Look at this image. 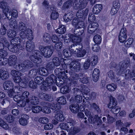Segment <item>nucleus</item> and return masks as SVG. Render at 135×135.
<instances>
[{"instance_id":"obj_1","label":"nucleus","mask_w":135,"mask_h":135,"mask_svg":"<svg viewBox=\"0 0 135 135\" xmlns=\"http://www.w3.org/2000/svg\"><path fill=\"white\" fill-rule=\"evenodd\" d=\"M2 43L0 42V65H5L8 61V59L6 58H4L7 55V52L4 50L8 49L13 52L19 51V50H22L24 49V46L21 45L23 44L21 43V40L18 38L15 37L12 39L11 41V44L9 45L7 41L5 39L2 40Z\"/></svg>"},{"instance_id":"obj_2","label":"nucleus","mask_w":135,"mask_h":135,"mask_svg":"<svg viewBox=\"0 0 135 135\" xmlns=\"http://www.w3.org/2000/svg\"><path fill=\"white\" fill-rule=\"evenodd\" d=\"M69 60H66V59H61L60 60L59 58L57 57L54 58L53 60V62L54 68V65L57 66L60 65L61 64L63 68L62 70H65L66 68H69L71 71H76L79 70L80 67V64L78 61L75 60L73 61L70 64H69ZM50 65L53 64H49Z\"/></svg>"},{"instance_id":"obj_3","label":"nucleus","mask_w":135,"mask_h":135,"mask_svg":"<svg viewBox=\"0 0 135 135\" xmlns=\"http://www.w3.org/2000/svg\"><path fill=\"white\" fill-rule=\"evenodd\" d=\"M69 38H66L67 37H65L64 39V41L66 43L69 42V44L70 42V40L74 44L71 45L69 49V50L70 51L69 52L68 49H65L63 50V54L66 57V60H67V57L70 56L71 55V53H75V51H74V48L75 45L80 44V43L81 41V38L80 37L77 36L76 35L69 34L68 35ZM70 61V60L69 59Z\"/></svg>"},{"instance_id":"obj_4","label":"nucleus","mask_w":135,"mask_h":135,"mask_svg":"<svg viewBox=\"0 0 135 135\" xmlns=\"http://www.w3.org/2000/svg\"><path fill=\"white\" fill-rule=\"evenodd\" d=\"M17 57L15 55L10 56L8 59V64L10 66H13V67L18 70L25 72L27 71L33 66L32 62L27 60L23 63L19 64H16Z\"/></svg>"},{"instance_id":"obj_5","label":"nucleus","mask_w":135,"mask_h":135,"mask_svg":"<svg viewBox=\"0 0 135 135\" xmlns=\"http://www.w3.org/2000/svg\"><path fill=\"white\" fill-rule=\"evenodd\" d=\"M3 87L5 90H9L8 95L11 98H13L15 94L21 91L20 87L16 86L14 87L13 84L11 81H6L3 84Z\"/></svg>"},{"instance_id":"obj_6","label":"nucleus","mask_w":135,"mask_h":135,"mask_svg":"<svg viewBox=\"0 0 135 135\" xmlns=\"http://www.w3.org/2000/svg\"><path fill=\"white\" fill-rule=\"evenodd\" d=\"M19 30L21 31L20 36L23 39L27 36L28 39L31 40L33 39V35L31 30L28 29L27 31V27L25 24L22 22H20L19 24Z\"/></svg>"},{"instance_id":"obj_7","label":"nucleus","mask_w":135,"mask_h":135,"mask_svg":"<svg viewBox=\"0 0 135 135\" xmlns=\"http://www.w3.org/2000/svg\"><path fill=\"white\" fill-rule=\"evenodd\" d=\"M54 78L55 79V77L53 75H51L46 79V81L43 82L42 86H41V89L43 90H49L52 87V89L54 91L56 90V87L53 86L54 83Z\"/></svg>"},{"instance_id":"obj_8","label":"nucleus","mask_w":135,"mask_h":135,"mask_svg":"<svg viewBox=\"0 0 135 135\" xmlns=\"http://www.w3.org/2000/svg\"><path fill=\"white\" fill-rule=\"evenodd\" d=\"M83 0H70L65 2L63 5L64 8H67L71 6H73L75 9H77L79 8L83 9L84 8L86 3L84 4L83 2Z\"/></svg>"},{"instance_id":"obj_9","label":"nucleus","mask_w":135,"mask_h":135,"mask_svg":"<svg viewBox=\"0 0 135 135\" xmlns=\"http://www.w3.org/2000/svg\"><path fill=\"white\" fill-rule=\"evenodd\" d=\"M55 74L57 75V78L55 79V82L56 83V85L60 87L63 83H64V80L63 78L65 79L67 78L65 70L59 68L55 70Z\"/></svg>"},{"instance_id":"obj_10","label":"nucleus","mask_w":135,"mask_h":135,"mask_svg":"<svg viewBox=\"0 0 135 135\" xmlns=\"http://www.w3.org/2000/svg\"><path fill=\"white\" fill-rule=\"evenodd\" d=\"M29 94L28 92L25 91L23 93L22 97L21 95L19 94L15 95L13 98L14 100L17 102V104L18 106L24 107L25 105L27 102L26 100H29L27 99Z\"/></svg>"},{"instance_id":"obj_11","label":"nucleus","mask_w":135,"mask_h":135,"mask_svg":"<svg viewBox=\"0 0 135 135\" xmlns=\"http://www.w3.org/2000/svg\"><path fill=\"white\" fill-rule=\"evenodd\" d=\"M85 115L88 117V120L91 124H94L95 126H96L101 123L102 120L98 115H95L94 118H93L91 115V112L87 109L85 110Z\"/></svg>"},{"instance_id":"obj_12","label":"nucleus","mask_w":135,"mask_h":135,"mask_svg":"<svg viewBox=\"0 0 135 135\" xmlns=\"http://www.w3.org/2000/svg\"><path fill=\"white\" fill-rule=\"evenodd\" d=\"M11 73L13 77L14 82L16 83L19 84L20 86L22 87L26 85V84L22 83L21 77V74L20 72L15 70H13L11 71Z\"/></svg>"},{"instance_id":"obj_13","label":"nucleus","mask_w":135,"mask_h":135,"mask_svg":"<svg viewBox=\"0 0 135 135\" xmlns=\"http://www.w3.org/2000/svg\"><path fill=\"white\" fill-rule=\"evenodd\" d=\"M52 48L53 47L51 46H40L39 47V50L44 56L49 58L53 53Z\"/></svg>"},{"instance_id":"obj_14","label":"nucleus","mask_w":135,"mask_h":135,"mask_svg":"<svg viewBox=\"0 0 135 135\" xmlns=\"http://www.w3.org/2000/svg\"><path fill=\"white\" fill-rule=\"evenodd\" d=\"M121 65V68L119 71L118 74L119 75H122L123 76H125L126 78H128L129 77L134 76L135 75L134 74H132L130 70H126L124 71V69L126 67V64H122L121 63H120V65Z\"/></svg>"},{"instance_id":"obj_15","label":"nucleus","mask_w":135,"mask_h":135,"mask_svg":"<svg viewBox=\"0 0 135 135\" xmlns=\"http://www.w3.org/2000/svg\"><path fill=\"white\" fill-rule=\"evenodd\" d=\"M54 66L53 64H48L46 66L47 69L44 68H40L39 69L38 73L41 75H47L53 69Z\"/></svg>"},{"instance_id":"obj_16","label":"nucleus","mask_w":135,"mask_h":135,"mask_svg":"<svg viewBox=\"0 0 135 135\" xmlns=\"http://www.w3.org/2000/svg\"><path fill=\"white\" fill-rule=\"evenodd\" d=\"M127 37V31L125 27L121 28L118 36V40L121 43L124 42L126 40Z\"/></svg>"},{"instance_id":"obj_17","label":"nucleus","mask_w":135,"mask_h":135,"mask_svg":"<svg viewBox=\"0 0 135 135\" xmlns=\"http://www.w3.org/2000/svg\"><path fill=\"white\" fill-rule=\"evenodd\" d=\"M69 71L70 74L71 75V76L74 80L77 79L79 78L80 79V81L83 83L86 84L88 82V79L86 77L83 75L78 76L75 73L72 74L71 73L72 72L71 71L69 70Z\"/></svg>"},{"instance_id":"obj_18","label":"nucleus","mask_w":135,"mask_h":135,"mask_svg":"<svg viewBox=\"0 0 135 135\" xmlns=\"http://www.w3.org/2000/svg\"><path fill=\"white\" fill-rule=\"evenodd\" d=\"M2 4H0V7L2 8H4L3 10V12L4 13L5 16L8 19L10 18L9 16L12 17L11 14V9L9 7L6 6V3L4 2H2Z\"/></svg>"},{"instance_id":"obj_19","label":"nucleus","mask_w":135,"mask_h":135,"mask_svg":"<svg viewBox=\"0 0 135 135\" xmlns=\"http://www.w3.org/2000/svg\"><path fill=\"white\" fill-rule=\"evenodd\" d=\"M72 23L73 25L75 26V32L78 30H79V28H81L84 26V23L83 22L81 21H80L79 19H77L76 18H75L73 20Z\"/></svg>"},{"instance_id":"obj_20","label":"nucleus","mask_w":135,"mask_h":135,"mask_svg":"<svg viewBox=\"0 0 135 135\" xmlns=\"http://www.w3.org/2000/svg\"><path fill=\"white\" fill-rule=\"evenodd\" d=\"M95 95L94 93H92L91 94L90 93L89 89L87 88H85L83 94L84 97L87 100H90L91 98H94Z\"/></svg>"},{"instance_id":"obj_21","label":"nucleus","mask_w":135,"mask_h":135,"mask_svg":"<svg viewBox=\"0 0 135 135\" xmlns=\"http://www.w3.org/2000/svg\"><path fill=\"white\" fill-rule=\"evenodd\" d=\"M98 24L96 22H93L90 24L88 27V32L90 33H92L95 32L98 28Z\"/></svg>"},{"instance_id":"obj_22","label":"nucleus","mask_w":135,"mask_h":135,"mask_svg":"<svg viewBox=\"0 0 135 135\" xmlns=\"http://www.w3.org/2000/svg\"><path fill=\"white\" fill-rule=\"evenodd\" d=\"M35 53V54H34L33 55H32V56H30V58L31 60L33 61L35 63H39L41 62L42 60L41 59L38 58L37 57V55L38 52H39L38 50H35V51L34 52Z\"/></svg>"},{"instance_id":"obj_23","label":"nucleus","mask_w":135,"mask_h":135,"mask_svg":"<svg viewBox=\"0 0 135 135\" xmlns=\"http://www.w3.org/2000/svg\"><path fill=\"white\" fill-rule=\"evenodd\" d=\"M19 120V122L20 124L22 126H25L27 125L28 123L27 120L29 117L28 115H24Z\"/></svg>"},{"instance_id":"obj_24","label":"nucleus","mask_w":135,"mask_h":135,"mask_svg":"<svg viewBox=\"0 0 135 135\" xmlns=\"http://www.w3.org/2000/svg\"><path fill=\"white\" fill-rule=\"evenodd\" d=\"M55 118L56 120L60 122L63 121L65 119L63 112L61 111H57L56 112Z\"/></svg>"},{"instance_id":"obj_25","label":"nucleus","mask_w":135,"mask_h":135,"mask_svg":"<svg viewBox=\"0 0 135 135\" xmlns=\"http://www.w3.org/2000/svg\"><path fill=\"white\" fill-rule=\"evenodd\" d=\"M74 121L71 120L70 122H68L67 123H62L60 124V126L61 129H64L68 131L69 126H71L74 123Z\"/></svg>"},{"instance_id":"obj_26","label":"nucleus","mask_w":135,"mask_h":135,"mask_svg":"<svg viewBox=\"0 0 135 135\" xmlns=\"http://www.w3.org/2000/svg\"><path fill=\"white\" fill-rule=\"evenodd\" d=\"M74 124L75 121H74V123L72 125H71L72 126L70 128L68 133L69 134L74 135L78 133L80 131V129L78 127L74 126Z\"/></svg>"},{"instance_id":"obj_27","label":"nucleus","mask_w":135,"mask_h":135,"mask_svg":"<svg viewBox=\"0 0 135 135\" xmlns=\"http://www.w3.org/2000/svg\"><path fill=\"white\" fill-rule=\"evenodd\" d=\"M27 103H31V104L35 105L38 104L39 103V101L38 98L35 96L30 97L29 100H26Z\"/></svg>"},{"instance_id":"obj_28","label":"nucleus","mask_w":135,"mask_h":135,"mask_svg":"<svg viewBox=\"0 0 135 135\" xmlns=\"http://www.w3.org/2000/svg\"><path fill=\"white\" fill-rule=\"evenodd\" d=\"M117 103L115 99L111 96L110 97V102L108 105V107L111 109L117 105Z\"/></svg>"},{"instance_id":"obj_29","label":"nucleus","mask_w":135,"mask_h":135,"mask_svg":"<svg viewBox=\"0 0 135 135\" xmlns=\"http://www.w3.org/2000/svg\"><path fill=\"white\" fill-rule=\"evenodd\" d=\"M102 6L101 4H96L94 7L93 12L94 14H97L99 13L102 8Z\"/></svg>"},{"instance_id":"obj_30","label":"nucleus","mask_w":135,"mask_h":135,"mask_svg":"<svg viewBox=\"0 0 135 135\" xmlns=\"http://www.w3.org/2000/svg\"><path fill=\"white\" fill-rule=\"evenodd\" d=\"M77 50V51H76L75 53L77 52L76 55L78 57H82L84 56L86 54V51L84 49H82L80 48H79L78 49H76Z\"/></svg>"},{"instance_id":"obj_31","label":"nucleus","mask_w":135,"mask_h":135,"mask_svg":"<svg viewBox=\"0 0 135 135\" xmlns=\"http://www.w3.org/2000/svg\"><path fill=\"white\" fill-rule=\"evenodd\" d=\"M1 79L3 80L7 79L9 77V74L7 70L2 69H1Z\"/></svg>"},{"instance_id":"obj_32","label":"nucleus","mask_w":135,"mask_h":135,"mask_svg":"<svg viewBox=\"0 0 135 135\" xmlns=\"http://www.w3.org/2000/svg\"><path fill=\"white\" fill-rule=\"evenodd\" d=\"M70 109L73 113H76L79 110V105L78 104H72L70 105Z\"/></svg>"},{"instance_id":"obj_33","label":"nucleus","mask_w":135,"mask_h":135,"mask_svg":"<svg viewBox=\"0 0 135 135\" xmlns=\"http://www.w3.org/2000/svg\"><path fill=\"white\" fill-rule=\"evenodd\" d=\"M34 47V45L33 42L31 41H28L26 44V49L27 51H31L33 50Z\"/></svg>"},{"instance_id":"obj_34","label":"nucleus","mask_w":135,"mask_h":135,"mask_svg":"<svg viewBox=\"0 0 135 135\" xmlns=\"http://www.w3.org/2000/svg\"><path fill=\"white\" fill-rule=\"evenodd\" d=\"M125 45L127 48L129 47L132 45L134 46L135 45V42L134 41L133 38L128 39L125 43Z\"/></svg>"},{"instance_id":"obj_35","label":"nucleus","mask_w":135,"mask_h":135,"mask_svg":"<svg viewBox=\"0 0 135 135\" xmlns=\"http://www.w3.org/2000/svg\"><path fill=\"white\" fill-rule=\"evenodd\" d=\"M39 96L42 99L48 101H51L52 100V96L50 95H49L45 93L43 94H40Z\"/></svg>"},{"instance_id":"obj_36","label":"nucleus","mask_w":135,"mask_h":135,"mask_svg":"<svg viewBox=\"0 0 135 135\" xmlns=\"http://www.w3.org/2000/svg\"><path fill=\"white\" fill-rule=\"evenodd\" d=\"M66 31V28L65 26L61 25L59 26L58 28L55 31V32L59 34H63Z\"/></svg>"},{"instance_id":"obj_37","label":"nucleus","mask_w":135,"mask_h":135,"mask_svg":"<svg viewBox=\"0 0 135 135\" xmlns=\"http://www.w3.org/2000/svg\"><path fill=\"white\" fill-rule=\"evenodd\" d=\"M74 17L73 14L70 12H68L66 14L64 17V20L66 22L72 20Z\"/></svg>"},{"instance_id":"obj_38","label":"nucleus","mask_w":135,"mask_h":135,"mask_svg":"<svg viewBox=\"0 0 135 135\" xmlns=\"http://www.w3.org/2000/svg\"><path fill=\"white\" fill-rule=\"evenodd\" d=\"M106 87L109 91H114L116 90L117 88V86L114 84L112 83L107 85Z\"/></svg>"},{"instance_id":"obj_39","label":"nucleus","mask_w":135,"mask_h":135,"mask_svg":"<svg viewBox=\"0 0 135 135\" xmlns=\"http://www.w3.org/2000/svg\"><path fill=\"white\" fill-rule=\"evenodd\" d=\"M49 107V104H47L46 105L41 107V110L43 113L46 114H49L51 113V110L50 108L48 107Z\"/></svg>"},{"instance_id":"obj_40","label":"nucleus","mask_w":135,"mask_h":135,"mask_svg":"<svg viewBox=\"0 0 135 135\" xmlns=\"http://www.w3.org/2000/svg\"><path fill=\"white\" fill-rule=\"evenodd\" d=\"M49 106L51 109L56 110L59 109L60 108L59 105L56 102L49 104Z\"/></svg>"},{"instance_id":"obj_41","label":"nucleus","mask_w":135,"mask_h":135,"mask_svg":"<svg viewBox=\"0 0 135 135\" xmlns=\"http://www.w3.org/2000/svg\"><path fill=\"white\" fill-rule=\"evenodd\" d=\"M120 7V4L118 3L117 5H114L111 11V13L112 15H114L117 13V11Z\"/></svg>"},{"instance_id":"obj_42","label":"nucleus","mask_w":135,"mask_h":135,"mask_svg":"<svg viewBox=\"0 0 135 135\" xmlns=\"http://www.w3.org/2000/svg\"><path fill=\"white\" fill-rule=\"evenodd\" d=\"M16 32L14 30H9L7 32V35L8 37L11 38H12L15 37L16 35Z\"/></svg>"},{"instance_id":"obj_43","label":"nucleus","mask_w":135,"mask_h":135,"mask_svg":"<svg viewBox=\"0 0 135 135\" xmlns=\"http://www.w3.org/2000/svg\"><path fill=\"white\" fill-rule=\"evenodd\" d=\"M98 60V57L97 56L94 55L90 59L91 65L93 66L96 65L97 63Z\"/></svg>"},{"instance_id":"obj_44","label":"nucleus","mask_w":135,"mask_h":135,"mask_svg":"<svg viewBox=\"0 0 135 135\" xmlns=\"http://www.w3.org/2000/svg\"><path fill=\"white\" fill-rule=\"evenodd\" d=\"M41 107L39 106L32 107V110L34 113H38L41 111Z\"/></svg>"},{"instance_id":"obj_45","label":"nucleus","mask_w":135,"mask_h":135,"mask_svg":"<svg viewBox=\"0 0 135 135\" xmlns=\"http://www.w3.org/2000/svg\"><path fill=\"white\" fill-rule=\"evenodd\" d=\"M57 101L59 104L62 105L65 104L66 103V99L63 96L61 97L58 98Z\"/></svg>"},{"instance_id":"obj_46","label":"nucleus","mask_w":135,"mask_h":135,"mask_svg":"<svg viewBox=\"0 0 135 135\" xmlns=\"http://www.w3.org/2000/svg\"><path fill=\"white\" fill-rule=\"evenodd\" d=\"M93 40L96 44H100L102 41V38L100 35H97L94 36Z\"/></svg>"},{"instance_id":"obj_47","label":"nucleus","mask_w":135,"mask_h":135,"mask_svg":"<svg viewBox=\"0 0 135 135\" xmlns=\"http://www.w3.org/2000/svg\"><path fill=\"white\" fill-rule=\"evenodd\" d=\"M71 89V87L67 86L62 88L60 89L61 92L62 93H66L69 92Z\"/></svg>"},{"instance_id":"obj_48","label":"nucleus","mask_w":135,"mask_h":135,"mask_svg":"<svg viewBox=\"0 0 135 135\" xmlns=\"http://www.w3.org/2000/svg\"><path fill=\"white\" fill-rule=\"evenodd\" d=\"M91 105L90 103L88 101H86L85 104V106H83V105H81L80 107H79V110L81 111H83L85 109L86 107L89 108V106Z\"/></svg>"},{"instance_id":"obj_49","label":"nucleus","mask_w":135,"mask_h":135,"mask_svg":"<svg viewBox=\"0 0 135 135\" xmlns=\"http://www.w3.org/2000/svg\"><path fill=\"white\" fill-rule=\"evenodd\" d=\"M50 35L49 33H45L44 35L43 39L44 41L46 43H48L50 41Z\"/></svg>"},{"instance_id":"obj_50","label":"nucleus","mask_w":135,"mask_h":135,"mask_svg":"<svg viewBox=\"0 0 135 135\" xmlns=\"http://www.w3.org/2000/svg\"><path fill=\"white\" fill-rule=\"evenodd\" d=\"M43 81V78L40 76H37L35 79V83L39 84L42 83Z\"/></svg>"},{"instance_id":"obj_51","label":"nucleus","mask_w":135,"mask_h":135,"mask_svg":"<svg viewBox=\"0 0 135 135\" xmlns=\"http://www.w3.org/2000/svg\"><path fill=\"white\" fill-rule=\"evenodd\" d=\"M120 110V108L119 106L117 105L111 109V111L114 114L118 113Z\"/></svg>"},{"instance_id":"obj_52","label":"nucleus","mask_w":135,"mask_h":135,"mask_svg":"<svg viewBox=\"0 0 135 135\" xmlns=\"http://www.w3.org/2000/svg\"><path fill=\"white\" fill-rule=\"evenodd\" d=\"M39 121L40 123L45 124L48 123L49 120L46 117L40 118L39 119Z\"/></svg>"},{"instance_id":"obj_53","label":"nucleus","mask_w":135,"mask_h":135,"mask_svg":"<svg viewBox=\"0 0 135 135\" xmlns=\"http://www.w3.org/2000/svg\"><path fill=\"white\" fill-rule=\"evenodd\" d=\"M107 76L108 78L112 80L115 79V75H114L113 71H110L108 73Z\"/></svg>"},{"instance_id":"obj_54","label":"nucleus","mask_w":135,"mask_h":135,"mask_svg":"<svg viewBox=\"0 0 135 135\" xmlns=\"http://www.w3.org/2000/svg\"><path fill=\"white\" fill-rule=\"evenodd\" d=\"M59 17V14L57 12L55 11H53L51 15V19L53 20L56 19Z\"/></svg>"},{"instance_id":"obj_55","label":"nucleus","mask_w":135,"mask_h":135,"mask_svg":"<svg viewBox=\"0 0 135 135\" xmlns=\"http://www.w3.org/2000/svg\"><path fill=\"white\" fill-rule=\"evenodd\" d=\"M62 43L61 42H57L55 46V48L57 51H60L62 48Z\"/></svg>"},{"instance_id":"obj_56","label":"nucleus","mask_w":135,"mask_h":135,"mask_svg":"<svg viewBox=\"0 0 135 135\" xmlns=\"http://www.w3.org/2000/svg\"><path fill=\"white\" fill-rule=\"evenodd\" d=\"M90 59H87L85 61L84 65V66L85 69H88L90 66Z\"/></svg>"},{"instance_id":"obj_57","label":"nucleus","mask_w":135,"mask_h":135,"mask_svg":"<svg viewBox=\"0 0 135 135\" xmlns=\"http://www.w3.org/2000/svg\"><path fill=\"white\" fill-rule=\"evenodd\" d=\"M96 19L95 16L92 13H90L88 17V20L89 22H92L95 21Z\"/></svg>"},{"instance_id":"obj_58","label":"nucleus","mask_w":135,"mask_h":135,"mask_svg":"<svg viewBox=\"0 0 135 135\" xmlns=\"http://www.w3.org/2000/svg\"><path fill=\"white\" fill-rule=\"evenodd\" d=\"M0 125L5 129H8V125L4 122L3 120L0 118Z\"/></svg>"},{"instance_id":"obj_59","label":"nucleus","mask_w":135,"mask_h":135,"mask_svg":"<svg viewBox=\"0 0 135 135\" xmlns=\"http://www.w3.org/2000/svg\"><path fill=\"white\" fill-rule=\"evenodd\" d=\"M10 25L11 27H13L14 28L17 27V25L16 21L15 20H12Z\"/></svg>"},{"instance_id":"obj_60","label":"nucleus","mask_w":135,"mask_h":135,"mask_svg":"<svg viewBox=\"0 0 135 135\" xmlns=\"http://www.w3.org/2000/svg\"><path fill=\"white\" fill-rule=\"evenodd\" d=\"M52 41L54 43L57 42L59 40V38L56 35H53L51 37Z\"/></svg>"},{"instance_id":"obj_61","label":"nucleus","mask_w":135,"mask_h":135,"mask_svg":"<svg viewBox=\"0 0 135 135\" xmlns=\"http://www.w3.org/2000/svg\"><path fill=\"white\" fill-rule=\"evenodd\" d=\"M82 98L81 95H77L75 98V101L78 103H80L82 101Z\"/></svg>"},{"instance_id":"obj_62","label":"nucleus","mask_w":135,"mask_h":135,"mask_svg":"<svg viewBox=\"0 0 135 135\" xmlns=\"http://www.w3.org/2000/svg\"><path fill=\"white\" fill-rule=\"evenodd\" d=\"M53 127L52 124L49 123L45 125L44 126V129L45 130H50L52 129Z\"/></svg>"},{"instance_id":"obj_63","label":"nucleus","mask_w":135,"mask_h":135,"mask_svg":"<svg viewBox=\"0 0 135 135\" xmlns=\"http://www.w3.org/2000/svg\"><path fill=\"white\" fill-rule=\"evenodd\" d=\"M107 121L108 123H111L115 121V119L108 115L107 117Z\"/></svg>"},{"instance_id":"obj_64","label":"nucleus","mask_w":135,"mask_h":135,"mask_svg":"<svg viewBox=\"0 0 135 135\" xmlns=\"http://www.w3.org/2000/svg\"><path fill=\"white\" fill-rule=\"evenodd\" d=\"M7 121L11 123L14 120V118L11 115H9L7 116L6 118Z\"/></svg>"}]
</instances>
